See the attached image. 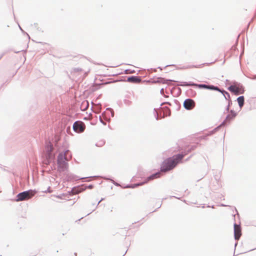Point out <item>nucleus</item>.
<instances>
[{
    "instance_id": "f257e3e1",
    "label": "nucleus",
    "mask_w": 256,
    "mask_h": 256,
    "mask_svg": "<svg viewBox=\"0 0 256 256\" xmlns=\"http://www.w3.org/2000/svg\"><path fill=\"white\" fill-rule=\"evenodd\" d=\"M184 156V154H178L166 160L162 164L161 171L165 172L173 169Z\"/></svg>"
},
{
    "instance_id": "f03ea898",
    "label": "nucleus",
    "mask_w": 256,
    "mask_h": 256,
    "mask_svg": "<svg viewBox=\"0 0 256 256\" xmlns=\"http://www.w3.org/2000/svg\"><path fill=\"white\" fill-rule=\"evenodd\" d=\"M36 192L33 190H30L28 191L20 193L17 196V202L22 201L30 198L35 195Z\"/></svg>"
},
{
    "instance_id": "7ed1b4c3",
    "label": "nucleus",
    "mask_w": 256,
    "mask_h": 256,
    "mask_svg": "<svg viewBox=\"0 0 256 256\" xmlns=\"http://www.w3.org/2000/svg\"><path fill=\"white\" fill-rule=\"evenodd\" d=\"M84 124L81 121H76L73 124L74 130L78 133L82 132L85 130Z\"/></svg>"
},
{
    "instance_id": "20e7f679",
    "label": "nucleus",
    "mask_w": 256,
    "mask_h": 256,
    "mask_svg": "<svg viewBox=\"0 0 256 256\" xmlns=\"http://www.w3.org/2000/svg\"><path fill=\"white\" fill-rule=\"evenodd\" d=\"M196 106L195 102L192 99H186L184 102V108L188 110L193 109Z\"/></svg>"
},
{
    "instance_id": "39448f33",
    "label": "nucleus",
    "mask_w": 256,
    "mask_h": 256,
    "mask_svg": "<svg viewBox=\"0 0 256 256\" xmlns=\"http://www.w3.org/2000/svg\"><path fill=\"white\" fill-rule=\"evenodd\" d=\"M68 194H62L60 195H52V200L55 202H60L59 200H68L69 196H68Z\"/></svg>"
},
{
    "instance_id": "423d86ee",
    "label": "nucleus",
    "mask_w": 256,
    "mask_h": 256,
    "mask_svg": "<svg viewBox=\"0 0 256 256\" xmlns=\"http://www.w3.org/2000/svg\"><path fill=\"white\" fill-rule=\"evenodd\" d=\"M188 86H196L200 88H207V89L212 90H218V91L222 92V91L218 88L217 86H208V85H206V84H188Z\"/></svg>"
},
{
    "instance_id": "0eeeda50",
    "label": "nucleus",
    "mask_w": 256,
    "mask_h": 256,
    "mask_svg": "<svg viewBox=\"0 0 256 256\" xmlns=\"http://www.w3.org/2000/svg\"><path fill=\"white\" fill-rule=\"evenodd\" d=\"M234 238L236 240H239L241 235V228L240 225L234 224Z\"/></svg>"
},
{
    "instance_id": "6e6552de",
    "label": "nucleus",
    "mask_w": 256,
    "mask_h": 256,
    "mask_svg": "<svg viewBox=\"0 0 256 256\" xmlns=\"http://www.w3.org/2000/svg\"><path fill=\"white\" fill-rule=\"evenodd\" d=\"M236 112L231 110L230 113L226 116L224 123L226 124L227 122H230L231 120H233L236 117Z\"/></svg>"
},
{
    "instance_id": "1a4fd4ad",
    "label": "nucleus",
    "mask_w": 256,
    "mask_h": 256,
    "mask_svg": "<svg viewBox=\"0 0 256 256\" xmlns=\"http://www.w3.org/2000/svg\"><path fill=\"white\" fill-rule=\"evenodd\" d=\"M58 168L60 169L61 170H64L65 169H66L68 167V164L66 162H58Z\"/></svg>"
},
{
    "instance_id": "9d476101",
    "label": "nucleus",
    "mask_w": 256,
    "mask_h": 256,
    "mask_svg": "<svg viewBox=\"0 0 256 256\" xmlns=\"http://www.w3.org/2000/svg\"><path fill=\"white\" fill-rule=\"evenodd\" d=\"M237 101L238 102L240 107V108H242L244 104V97L243 96H240L238 97L237 99Z\"/></svg>"
},
{
    "instance_id": "9b49d317",
    "label": "nucleus",
    "mask_w": 256,
    "mask_h": 256,
    "mask_svg": "<svg viewBox=\"0 0 256 256\" xmlns=\"http://www.w3.org/2000/svg\"><path fill=\"white\" fill-rule=\"evenodd\" d=\"M228 90L232 92L238 93V92L239 88L236 86H231L229 87Z\"/></svg>"
},
{
    "instance_id": "f8f14e48",
    "label": "nucleus",
    "mask_w": 256,
    "mask_h": 256,
    "mask_svg": "<svg viewBox=\"0 0 256 256\" xmlns=\"http://www.w3.org/2000/svg\"><path fill=\"white\" fill-rule=\"evenodd\" d=\"M128 80L130 82H140V80L137 77L132 76L131 78H128Z\"/></svg>"
},
{
    "instance_id": "ddd939ff",
    "label": "nucleus",
    "mask_w": 256,
    "mask_h": 256,
    "mask_svg": "<svg viewBox=\"0 0 256 256\" xmlns=\"http://www.w3.org/2000/svg\"><path fill=\"white\" fill-rule=\"evenodd\" d=\"M160 172H158L155 174H154L148 178V180H154L156 178H158L160 177Z\"/></svg>"
},
{
    "instance_id": "4468645a",
    "label": "nucleus",
    "mask_w": 256,
    "mask_h": 256,
    "mask_svg": "<svg viewBox=\"0 0 256 256\" xmlns=\"http://www.w3.org/2000/svg\"><path fill=\"white\" fill-rule=\"evenodd\" d=\"M48 151L49 152H50L52 150V149H53V148H52V144H50L48 146Z\"/></svg>"
},
{
    "instance_id": "2eb2a0df",
    "label": "nucleus",
    "mask_w": 256,
    "mask_h": 256,
    "mask_svg": "<svg viewBox=\"0 0 256 256\" xmlns=\"http://www.w3.org/2000/svg\"><path fill=\"white\" fill-rule=\"evenodd\" d=\"M52 192V190L50 189V187L49 186L48 188V190H44V192H49V193H51Z\"/></svg>"
},
{
    "instance_id": "dca6fc26",
    "label": "nucleus",
    "mask_w": 256,
    "mask_h": 256,
    "mask_svg": "<svg viewBox=\"0 0 256 256\" xmlns=\"http://www.w3.org/2000/svg\"><path fill=\"white\" fill-rule=\"evenodd\" d=\"M202 66H192L191 68H201Z\"/></svg>"
},
{
    "instance_id": "f3484780",
    "label": "nucleus",
    "mask_w": 256,
    "mask_h": 256,
    "mask_svg": "<svg viewBox=\"0 0 256 256\" xmlns=\"http://www.w3.org/2000/svg\"><path fill=\"white\" fill-rule=\"evenodd\" d=\"M2 58V56H0V59Z\"/></svg>"
}]
</instances>
